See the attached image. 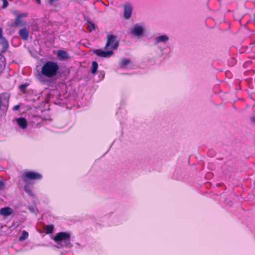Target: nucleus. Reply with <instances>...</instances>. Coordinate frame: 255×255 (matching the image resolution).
Listing matches in <instances>:
<instances>
[{
    "instance_id": "f257e3e1",
    "label": "nucleus",
    "mask_w": 255,
    "mask_h": 255,
    "mask_svg": "<svg viewBox=\"0 0 255 255\" xmlns=\"http://www.w3.org/2000/svg\"><path fill=\"white\" fill-rule=\"evenodd\" d=\"M59 69L57 63L51 61H47L41 68V74L46 78H53L57 75Z\"/></svg>"
},
{
    "instance_id": "f03ea898",
    "label": "nucleus",
    "mask_w": 255,
    "mask_h": 255,
    "mask_svg": "<svg viewBox=\"0 0 255 255\" xmlns=\"http://www.w3.org/2000/svg\"><path fill=\"white\" fill-rule=\"evenodd\" d=\"M54 240L56 243L57 248L70 247V235L66 232H60L56 234Z\"/></svg>"
},
{
    "instance_id": "7ed1b4c3",
    "label": "nucleus",
    "mask_w": 255,
    "mask_h": 255,
    "mask_svg": "<svg viewBox=\"0 0 255 255\" xmlns=\"http://www.w3.org/2000/svg\"><path fill=\"white\" fill-rule=\"evenodd\" d=\"M107 41L105 46L106 49L111 50H116L119 46V43L117 40V36L112 34H108L107 35Z\"/></svg>"
},
{
    "instance_id": "20e7f679",
    "label": "nucleus",
    "mask_w": 255,
    "mask_h": 255,
    "mask_svg": "<svg viewBox=\"0 0 255 255\" xmlns=\"http://www.w3.org/2000/svg\"><path fill=\"white\" fill-rule=\"evenodd\" d=\"M10 95L7 93L0 94V109L3 111H7L8 108V104Z\"/></svg>"
},
{
    "instance_id": "39448f33",
    "label": "nucleus",
    "mask_w": 255,
    "mask_h": 255,
    "mask_svg": "<svg viewBox=\"0 0 255 255\" xmlns=\"http://www.w3.org/2000/svg\"><path fill=\"white\" fill-rule=\"evenodd\" d=\"M42 177V176L40 174L33 171L26 172L23 175V179L25 182L29 180H40Z\"/></svg>"
},
{
    "instance_id": "423d86ee",
    "label": "nucleus",
    "mask_w": 255,
    "mask_h": 255,
    "mask_svg": "<svg viewBox=\"0 0 255 255\" xmlns=\"http://www.w3.org/2000/svg\"><path fill=\"white\" fill-rule=\"evenodd\" d=\"M144 32L143 26L139 24H135L134 27L131 30V33L134 36L137 37H142Z\"/></svg>"
},
{
    "instance_id": "0eeeda50",
    "label": "nucleus",
    "mask_w": 255,
    "mask_h": 255,
    "mask_svg": "<svg viewBox=\"0 0 255 255\" xmlns=\"http://www.w3.org/2000/svg\"><path fill=\"white\" fill-rule=\"evenodd\" d=\"M94 53L97 55L104 58L110 57L114 53L113 50H103L102 49H96L94 51Z\"/></svg>"
},
{
    "instance_id": "6e6552de",
    "label": "nucleus",
    "mask_w": 255,
    "mask_h": 255,
    "mask_svg": "<svg viewBox=\"0 0 255 255\" xmlns=\"http://www.w3.org/2000/svg\"><path fill=\"white\" fill-rule=\"evenodd\" d=\"M153 40L154 45H157L159 43H165L169 40V37L165 34L161 35L155 37Z\"/></svg>"
},
{
    "instance_id": "1a4fd4ad",
    "label": "nucleus",
    "mask_w": 255,
    "mask_h": 255,
    "mask_svg": "<svg viewBox=\"0 0 255 255\" xmlns=\"http://www.w3.org/2000/svg\"><path fill=\"white\" fill-rule=\"evenodd\" d=\"M132 8L130 4L126 3L124 5V16L125 19H129L132 13Z\"/></svg>"
},
{
    "instance_id": "9d476101",
    "label": "nucleus",
    "mask_w": 255,
    "mask_h": 255,
    "mask_svg": "<svg viewBox=\"0 0 255 255\" xmlns=\"http://www.w3.org/2000/svg\"><path fill=\"white\" fill-rule=\"evenodd\" d=\"M0 43L2 45V49L0 53L1 54L5 53L9 48L8 42L4 37H3L0 38Z\"/></svg>"
},
{
    "instance_id": "9b49d317",
    "label": "nucleus",
    "mask_w": 255,
    "mask_h": 255,
    "mask_svg": "<svg viewBox=\"0 0 255 255\" xmlns=\"http://www.w3.org/2000/svg\"><path fill=\"white\" fill-rule=\"evenodd\" d=\"M18 34L20 37L24 41L28 39L29 36V31L28 29L24 27L19 30Z\"/></svg>"
},
{
    "instance_id": "f8f14e48",
    "label": "nucleus",
    "mask_w": 255,
    "mask_h": 255,
    "mask_svg": "<svg viewBox=\"0 0 255 255\" xmlns=\"http://www.w3.org/2000/svg\"><path fill=\"white\" fill-rule=\"evenodd\" d=\"M16 123L22 129H25L27 126V122L24 118H19L16 120Z\"/></svg>"
},
{
    "instance_id": "ddd939ff",
    "label": "nucleus",
    "mask_w": 255,
    "mask_h": 255,
    "mask_svg": "<svg viewBox=\"0 0 255 255\" xmlns=\"http://www.w3.org/2000/svg\"><path fill=\"white\" fill-rule=\"evenodd\" d=\"M12 213V209L9 207H4L0 209V214L4 217H7L10 215Z\"/></svg>"
},
{
    "instance_id": "4468645a",
    "label": "nucleus",
    "mask_w": 255,
    "mask_h": 255,
    "mask_svg": "<svg viewBox=\"0 0 255 255\" xmlns=\"http://www.w3.org/2000/svg\"><path fill=\"white\" fill-rule=\"evenodd\" d=\"M25 23L23 21L20 16L16 15V18L15 19L14 22L13 23V25L15 27H19L25 25Z\"/></svg>"
},
{
    "instance_id": "2eb2a0df",
    "label": "nucleus",
    "mask_w": 255,
    "mask_h": 255,
    "mask_svg": "<svg viewBox=\"0 0 255 255\" xmlns=\"http://www.w3.org/2000/svg\"><path fill=\"white\" fill-rule=\"evenodd\" d=\"M57 56L63 59H66L68 57L67 52L62 50L58 51Z\"/></svg>"
},
{
    "instance_id": "dca6fc26",
    "label": "nucleus",
    "mask_w": 255,
    "mask_h": 255,
    "mask_svg": "<svg viewBox=\"0 0 255 255\" xmlns=\"http://www.w3.org/2000/svg\"><path fill=\"white\" fill-rule=\"evenodd\" d=\"M130 62L128 59L124 58L121 61L120 66L121 68H125Z\"/></svg>"
},
{
    "instance_id": "f3484780",
    "label": "nucleus",
    "mask_w": 255,
    "mask_h": 255,
    "mask_svg": "<svg viewBox=\"0 0 255 255\" xmlns=\"http://www.w3.org/2000/svg\"><path fill=\"white\" fill-rule=\"evenodd\" d=\"M98 64L96 61H93L92 63V70H91V73L92 74H95L98 69Z\"/></svg>"
},
{
    "instance_id": "a211bd4d",
    "label": "nucleus",
    "mask_w": 255,
    "mask_h": 255,
    "mask_svg": "<svg viewBox=\"0 0 255 255\" xmlns=\"http://www.w3.org/2000/svg\"><path fill=\"white\" fill-rule=\"evenodd\" d=\"M28 233L25 231H23L22 232L21 236H20L19 238V240L20 241H24V240H26L28 238Z\"/></svg>"
},
{
    "instance_id": "6ab92c4d",
    "label": "nucleus",
    "mask_w": 255,
    "mask_h": 255,
    "mask_svg": "<svg viewBox=\"0 0 255 255\" xmlns=\"http://www.w3.org/2000/svg\"><path fill=\"white\" fill-rule=\"evenodd\" d=\"M24 191L29 195V196L33 197L34 196L33 193L30 189L28 185H25L24 187Z\"/></svg>"
},
{
    "instance_id": "aec40b11",
    "label": "nucleus",
    "mask_w": 255,
    "mask_h": 255,
    "mask_svg": "<svg viewBox=\"0 0 255 255\" xmlns=\"http://www.w3.org/2000/svg\"><path fill=\"white\" fill-rule=\"evenodd\" d=\"M29 86V83H25L19 85V89L22 92H24L26 91V88Z\"/></svg>"
},
{
    "instance_id": "412c9836",
    "label": "nucleus",
    "mask_w": 255,
    "mask_h": 255,
    "mask_svg": "<svg viewBox=\"0 0 255 255\" xmlns=\"http://www.w3.org/2000/svg\"><path fill=\"white\" fill-rule=\"evenodd\" d=\"M45 230L47 234H51L54 231V226L52 225H48L46 227Z\"/></svg>"
},
{
    "instance_id": "4be33fe9",
    "label": "nucleus",
    "mask_w": 255,
    "mask_h": 255,
    "mask_svg": "<svg viewBox=\"0 0 255 255\" xmlns=\"http://www.w3.org/2000/svg\"><path fill=\"white\" fill-rule=\"evenodd\" d=\"M88 26L91 31L95 29V25L92 22H88Z\"/></svg>"
},
{
    "instance_id": "5701e85b",
    "label": "nucleus",
    "mask_w": 255,
    "mask_h": 255,
    "mask_svg": "<svg viewBox=\"0 0 255 255\" xmlns=\"http://www.w3.org/2000/svg\"><path fill=\"white\" fill-rule=\"evenodd\" d=\"M2 2H3V3H2V7L3 8H5L8 6V2L7 0H2Z\"/></svg>"
},
{
    "instance_id": "b1692460",
    "label": "nucleus",
    "mask_w": 255,
    "mask_h": 255,
    "mask_svg": "<svg viewBox=\"0 0 255 255\" xmlns=\"http://www.w3.org/2000/svg\"><path fill=\"white\" fill-rule=\"evenodd\" d=\"M17 15L18 16H20V18H21L22 17H26L27 16V13H23L21 14H17Z\"/></svg>"
},
{
    "instance_id": "393cba45",
    "label": "nucleus",
    "mask_w": 255,
    "mask_h": 255,
    "mask_svg": "<svg viewBox=\"0 0 255 255\" xmlns=\"http://www.w3.org/2000/svg\"><path fill=\"white\" fill-rule=\"evenodd\" d=\"M19 108H20V105H17L14 106L12 108V110L14 111H15L18 110L19 109Z\"/></svg>"
},
{
    "instance_id": "a878e982",
    "label": "nucleus",
    "mask_w": 255,
    "mask_h": 255,
    "mask_svg": "<svg viewBox=\"0 0 255 255\" xmlns=\"http://www.w3.org/2000/svg\"><path fill=\"white\" fill-rule=\"evenodd\" d=\"M60 100H57L56 102H55V104L57 105H61L63 104L62 102L59 101Z\"/></svg>"
},
{
    "instance_id": "bb28decb",
    "label": "nucleus",
    "mask_w": 255,
    "mask_h": 255,
    "mask_svg": "<svg viewBox=\"0 0 255 255\" xmlns=\"http://www.w3.org/2000/svg\"><path fill=\"white\" fill-rule=\"evenodd\" d=\"M4 187V184L2 181H0V188L3 189Z\"/></svg>"
},
{
    "instance_id": "cd10ccee",
    "label": "nucleus",
    "mask_w": 255,
    "mask_h": 255,
    "mask_svg": "<svg viewBox=\"0 0 255 255\" xmlns=\"http://www.w3.org/2000/svg\"><path fill=\"white\" fill-rule=\"evenodd\" d=\"M4 37L2 34V29L0 27V38Z\"/></svg>"
},
{
    "instance_id": "c85d7f7f",
    "label": "nucleus",
    "mask_w": 255,
    "mask_h": 255,
    "mask_svg": "<svg viewBox=\"0 0 255 255\" xmlns=\"http://www.w3.org/2000/svg\"><path fill=\"white\" fill-rule=\"evenodd\" d=\"M4 66V64H0V71H1L3 70Z\"/></svg>"
},
{
    "instance_id": "c756f323",
    "label": "nucleus",
    "mask_w": 255,
    "mask_h": 255,
    "mask_svg": "<svg viewBox=\"0 0 255 255\" xmlns=\"http://www.w3.org/2000/svg\"><path fill=\"white\" fill-rule=\"evenodd\" d=\"M28 209H29V210L30 211H31V212H34V210L32 208L30 207Z\"/></svg>"
},
{
    "instance_id": "7c9ffc66",
    "label": "nucleus",
    "mask_w": 255,
    "mask_h": 255,
    "mask_svg": "<svg viewBox=\"0 0 255 255\" xmlns=\"http://www.w3.org/2000/svg\"><path fill=\"white\" fill-rule=\"evenodd\" d=\"M35 1L38 4H40V2H41V0H35Z\"/></svg>"
},
{
    "instance_id": "2f4dec72",
    "label": "nucleus",
    "mask_w": 255,
    "mask_h": 255,
    "mask_svg": "<svg viewBox=\"0 0 255 255\" xmlns=\"http://www.w3.org/2000/svg\"><path fill=\"white\" fill-rule=\"evenodd\" d=\"M160 50H161V51H163L164 50V48H162L160 49Z\"/></svg>"
},
{
    "instance_id": "473e14b6",
    "label": "nucleus",
    "mask_w": 255,
    "mask_h": 255,
    "mask_svg": "<svg viewBox=\"0 0 255 255\" xmlns=\"http://www.w3.org/2000/svg\"><path fill=\"white\" fill-rule=\"evenodd\" d=\"M104 77V74H102V78H103Z\"/></svg>"
},
{
    "instance_id": "72a5a7b5",
    "label": "nucleus",
    "mask_w": 255,
    "mask_h": 255,
    "mask_svg": "<svg viewBox=\"0 0 255 255\" xmlns=\"http://www.w3.org/2000/svg\"><path fill=\"white\" fill-rule=\"evenodd\" d=\"M232 60H233L234 61H235V60L234 59H232Z\"/></svg>"
}]
</instances>
